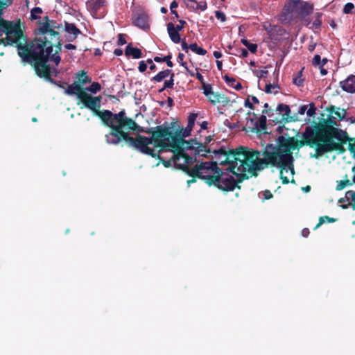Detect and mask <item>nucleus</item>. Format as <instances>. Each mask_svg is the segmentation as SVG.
I'll use <instances>...</instances> for the list:
<instances>
[{"mask_svg":"<svg viewBox=\"0 0 355 355\" xmlns=\"http://www.w3.org/2000/svg\"><path fill=\"white\" fill-rule=\"evenodd\" d=\"M64 46L67 50H75L77 49L76 46L72 44H67Z\"/></svg>","mask_w":355,"mask_h":355,"instance_id":"052dcab7","label":"nucleus"},{"mask_svg":"<svg viewBox=\"0 0 355 355\" xmlns=\"http://www.w3.org/2000/svg\"><path fill=\"white\" fill-rule=\"evenodd\" d=\"M78 81L81 85H85L88 83H91V79L89 78L87 73L85 71L81 70L76 74Z\"/></svg>","mask_w":355,"mask_h":355,"instance_id":"393cba45","label":"nucleus"},{"mask_svg":"<svg viewBox=\"0 0 355 355\" xmlns=\"http://www.w3.org/2000/svg\"><path fill=\"white\" fill-rule=\"evenodd\" d=\"M307 108H308L307 105H301L298 109L297 114H300V115L304 114V113L306 112Z\"/></svg>","mask_w":355,"mask_h":355,"instance_id":"603ef678","label":"nucleus"},{"mask_svg":"<svg viewBox=\"0 0 355 355\" xmlns=\"http://www.w3.org/2000/svg\"><path fill=\"white\" fill-rule=\"evenodd\" d=\"M184 55L182 53H179L178 56V62L182 66L184 67L187 65V62L184 61Z\"/></svg>","mask_w":355,"mask_h":355,"instance_id":"8fccbe9b","label":"nucleus"},{"mask_svg":"<svg viewBox=\"0 0 355 355\" xmlns=\"http://www.w3.org/2000/svg\"><path fill=\"white\" fill-rule=\"evenodd\" d=\"M101 89V86L97 82H94V83H92V85L89 87H88L86 89H85V91L87 90V91L90 92L91 93H93V94L97 93Z\"/></svg>","mask_w":355,"mask_h":355,"instance_id":"7c9ffc66","label":"nucleus"},{"mask_svg":"<svg viewBox=\"0 0 355 355\" xmlns=\"http://www.w3.org/2000/svg\"><path fill=\"white\" fill-rule=\"evenodd\" d=\"M246 173L235 171V173H233L236 176L235 179L232 175L220 169L216 177L209 178V186H214L224 192L232 191L235 188L241 189L239 183L249 178Z\"/></svg>","mask_w":355,"mask_h":355,"instance_id":"1a4fd4ad","label":"nucleus"},{"mask_svg":"<svg viewBox=\"0 0 355 355\" xmlns=\"http://www.w3.org/2000/svg\"><path fill=\"white\" fill-rule=\"evenodd\" d=\"M171 55H167L162 58V60H164V62H166L167 66L169 67H172L173 66V63L171 60Z\"/></svg>","mask_w":355,"mask_h":355,"instance_id":"de8ad7c7","label":"nucleus"},{"mask_svg":"<svg viewBox=\"0 0 355 355\" xmlns=\"http://www.w3.org/2000/svg\"><path fill=\"white\" fill-rule=\"evenodd\" d=\"M197 116H198V115L196 113H192L189 116L188 123H187V125L188 129H191L192 130V129L195 125V121L196 120Z\"/></svg>","mask_w":355,"mask_h":355,"instance_id":"2f4dec72","label":"nucleus"},{"mask_svg":"<svg viewBox=\"0 0 355 355\" xmlns=\"http://www.w3.org/2000/svg\"><path fill=\"white\" fill-rule=\"evenodd\" d=\"M133 24L143 30L148 29L150 28L148 15L146 13L137 14L133 19Z\"/></svg>","mask_w":355,"mask_h":355,"instance_id":"dca6fc26","label":"nucleus"},{"mask_svg":"<svg viewBox=\"0 0 355 355\" xmlns=\"http://www.w3.org/2000/svg\"><path fill=\"white\" fill-rule=\"evenodd\" d=\"M78 36H76V35H72L71 34H69L68 36H67L66 37V40L67 42H73L76 38H77Z\"/></svg>","mask_w":355,"mask_h":355,"instance_id":"69168bd1","label":"nucleus"},{"mask_svg":"<svg viewBox=\"0 0 355 355\" xmlns=\"http://www.w3.org/2000/svg\"><path fill=\"white\" fill-rule=\"evenodd\" d=\"M304 68H302L300 71H299L297 75L293 77V83L297 87H301L304 84V78H302V71Z\"/></svg>","mask_w":355,"mask_h":355,"instance_id":"cd10ccee","label":"nucleus"},{"mask_svg":"<svg viewBox=\"0 0 355 355\" xmlns=\"http://www.w3.org/2000/svg\"><path fill=\"white\" fill-rule=\"evenodd\" d=\"M325 220L328 222V223H334L336 220V218H330L327 216H321L320 218H319V223L316 225V226L315 227V230L318 228L322 224H323L325 221Z\"/></svg>","mask_w":355,"mask_h":355,"instance_id":"72a5a7b5","label":"nucleus"},{"mask_svg":"<svg viewBox=\"0 0 355 355\" xmlns=\"http://www.w3.org/2000/svg\"><path fill=\"white\" fill-rule=\"evenodd\" d=\"M185 24H187L186 21L181 19L179 20V24L176 25L175 27L180 31L183 29Z\"/></svg>","mask_w":355,"mask_h":355,"instance_id":"6e6d98bb","label":"nucleus"},{"mask_svg":"<svg viewBox=\"0 0 355 355\" xmlns=\"http://www.w3.org/2000/svg\"><path fill=\"white\" fill-rule=\"evenodd\" d=\"M266 116L262 114L258 121H254V119H250V121H248V123H250L252 125V127L249 126L250 131L252 132H258L260 130L266 132Z\"/></svg>","mask_w":355,"mask_h":355,"instance_id":"2eb2a0df","label":"nucleus"},{"mask_svg":"<svg viewBox=\"0 0 355 355\" xmlns=\"http://www.w3.org/2000/svg\"><path fill=\"white\" fill-rule=\"evenodd\" d=\"M136 125L138 126L136 129H122L117 145L124 141L128 147L152 157H159L161 150L169 148L176 164L189 155L185 149H192L193 144H196V139H184L192 130L187 127L181 128L175 121L164 123L146 130L137 123Z\"/></svg>","mask_w":355,"mask_h":355,"instance_id":"f257e3e1","label":"nucleus"},{"mask_svg":"<svg viewBox=\"0 0 355 355\" xmlns=\"http://www.w3.org/2000/svg\"><path fill=\"white\" fill-rule=\"evenodd\" d=\"M178 6V2L175 0L173 1L170 6L171 11L175 10V8H176Z\"/></svg>","mask_w":355,"mask_h":355,"instance_id":"e2e57ef3","label":"nucleus"},{"mask_svg":"<svg viewBox=\"0 0 355 355\" xmlns=\"http://www.w3.org/2000/svg\"><path fill=\"white\" fill-rule=\"evenodd\" d=\"M313 11V4L305 1L300 0L298 8L295 12L296 17L301 19H304Z\"/></svg>","mask_w":355,"mask_h":355,"instance_id":"4468645a","label":"nucleus"},{"mask_svg":"<svg viewBox=\"0 0 355 355\" xmlns=\"http://www.w3.org/2000/svg\"><path fill=\"white\" fill-rule=\"evenodd\" d=\"M241 42L252 53H255L257 52V45L256 44L250 43L247 39L245 38L241 39Z\"/></svg>","mask_w":355,"mask_h":355,"instance_id":"c85d7f7f","label":"nucleus"},{"mask_svg":"<svg viewBox=\"0 0 355 355\" xmlns=\"http://www.w3.org/2000/svg\"><path fill=\"white\" fill-rule=\"evenodd\" d=\"M320 63H321V58H320V55H315L313 58V60H312V64L313 66L315 67H317V66H320Z\"/></svg>","mask_w":355,"mask_h":355,"instance_id":"a18cd8bd","label":"nucleus"},{"mask_svg":"<svg viewBox=\"0 0 355 355\" xmlns=\"http://www.w3.org/2000/svg\"><path fill=\"white\" fill-rule=\"evenodd\" d=\"M208 100L214 105L216 103H221L223 105H226L230 102V100L227 96L218 92H213V94H211Z\"/></svg>","mask_w":355,"mask_h":355,"instance_id":"6ab92c4d","label":"nucleus"},{"mask_svg":"<svg viewBox=\"0 0 355 355\" xmlns=\"http://www.w3.org/2000/svg\"><path fill=\"white\" fill-rule=\"evenodd\" d=\"M263 196L264 199L268 200L272 198L273 195L270 190H266L263 191Z\"/></svg>","mask_w":355,"mask_h":355,"instance_id":"864d4df0","label":"nucleus"},{"mask_svg":"<svg viewBox=\"0 0 355 355\" xmlns=\"http://www.w3.org/2000/svg\"><path fill=\"white\" fill-rule=\"evenodd\" d=\"M194 151L195 155L207 156V153H210L209 149H207V146L202 142H199L196 139V144H193V148L191 149Z\"/></svg>","mask_w":355,"mask_h":355,"instance_id":"412c9836","label":"nucleus"},{"mask_svg":"<svg viewBox=\"0 0 355 355\" xmlns=\"http://www.w3.org/2000/svg\"><path fill=\"white\" fill-rule=\"evenodd\" d=\"M125 54L126 56H132L135 59H139L143 57V53L137 47L132 46L131 43H129L125 49Z\"/></svg>","mask_w":355,"mask_h":355,"instance_id":"aec40b11","label":"nucleus"},{"mask_svg":"<svg viewBox=\"0 0 355 355\" xmlns=\"http://www.w3.org/2000/svg\"><path fill=\"white\" fill-rule=\"evenodd\" d=\"M40 27L36 33L34 40H45L51 37H55L60 36L59 30L62 25L58 24L55 20H51L49 22H39Z\"/></svg>","mask_w":355,"mask_h":355,"instance_id":"9d476101","label":"nucleus"},{"mask_svg":"<svg viewBox=\"0 0 355 355\" xmlns=\"http://www.w3.org/2000/svg\"><path fill=\"white\" fill-rule=\"evenodd\" d=\"M42 12V10L40 7H35L31 10V19H40V17L37 15L41 14Z\"/></svg>","mask_w":355,"mask_h":355,"instance_id":"e433bc0d","label":"nucleus"},{"mask_svg":"<svg viewBox=\"0 0 355 355\" xmlns=\"http://www.w3.org/2000/svg\"><path fill=\"white\" fill-rule=\"evenodd\" d=\"M169 149H170L169 148H166V150H163V151H171ZM161 152H162V150H161V151L159 153V154H158L159 157H155L156 159H159L160 161H162V164H164V166L165 167H169V166H171L172 163H173L174 166H175L176 168H179V169H180V167L178 166V163H176V164H175V162H174V159H173V155L172 156V157H171L170 159H168V160H164V159H162V158L159 156V154L161 153Z\"/></svg>","mask_w":355,"mask_h":355,"instance_id":"a878e982","label":"nucleus"},{"mask_svg":"<svg viewBox=\"0 0 355 355\" xmlns=\"http://www.w3.org/2000/svg\"><path fill=\"white\" fill-rule=\"evenodd\" d=\"M225 81L229 84L230 86L231 84H234L236 82V80L233 77H230L228 75H225L223 77Z\"/></svg>","mask_w":355,"mask_h":355,"instance_id":"3c124183","label":"nucleus"},{"mask_svg":"<svg viewBox=\"0 0 355 355\" xmlns=\"http://www.w3.org/2000/svg\"><path fill=\"white\" fill-rule=\"evenodd\" d=\"M326 110L330 114H334L340 121L343 120L347 114V112L345 109H340L339 107L336 108L334 105H330L327 107Z\"/></svg>","mask_w":355,"mask_h":355,"instance_id":"4be33fe9","label":"nucleus"},{"mask_svg":"<svg viewBox=\"0 0 355 355\" xmlns=\"http://www.w3.org/2000/svg\"><path fill=\"white\" fill-rule=\"evenodd\" d=\"M267 74H268L267 70H260V71H257V76L259 78H263L264 76H266V75H267Z\"/></svg>","mask_w":355,"mask_h":355,"instance_id":"4d7b16f0","label":"nucleus"},{"mask_svg":"<svg viewBox=\"0 0 355 355\" xmlns=\"http://www.w3.org/2000/svg\"><path fill=\"white\" fill-rule=\"evenodd\" d=\"M354 8V6L352 3H347L344 6L343 12L346 14L351 13Z\"/></svg>","mask_w":355,"mask_h":355,"instance_id":"79ce46f5","label":"nucleus"},{"mask_svg":"<svg viewBox=\"0 0 355 355\" xmlns=\"http://www.w3.org/2000/svg\"><path fill=\"white\" fill-rule=\"evenodd\" d=\"M215 17L218 19L220 20L222 22L225 21L226 20V16L224 14L223 12L220 10H216L215 11Z\"/></svg>","mask_w":355,"mask_h":355,"instance_id":"a19ab883","label":"nucleus"},{"mask_svg":"<svg viewBox=\"0 0 355 355\" xmlns=\"http://www.w3.org/2000/svg\"><path fill=\"white\" fill-rule=\"evenodd\" d=\"M196 5V7L193 6V8L198 10L200 9V10H205L207 8V3L205 1H200V3H195Z\"/></svg>","mask_w":355,"mask_h":355,"instance_id":"37998d69","label":"nucleus"},{"mask_svg":"<svg viewBox=\"0 0 355 355\" xmlns=\"http://www.w3.org/2000/svg\"><path fill=\"white\" fill-rule=\"evenodd\" d=\"M340 86L346 92L355 93V75L351 74L345 80L340 81Z\"/></svg>","mask_w":355,"mask_h":355,"instance_id":"f3484780","label":"nucleus"},{"mask_svg":"<svg viewBox=\"0 0 355 355\" xmlns=\"http://www.w3.org/2000/svg\"><path fill=\"white\" fill-rule=\"evenodd\" d=\"M202 87L203 89V93L206 96L207 98H209L211 96V94H213L212 87L210 84L203 83L202 85Z\"/></svg>","mask_w":355,"mask_h":355,"instance_id":"473e14b6","label":"nucleus"},{"mask_svg":"<svg viewBox=\"0 0 355 355\" xmlns=\"http://www.w3.org/2000/svg\"><path fill=\"white\" fill-rule=\"evenodd\" d=\"M311 142L304 139L299 141L294 137H285L279 136L277 140V145L267 144L263 150L261 151V156L257 160L256 173L268 167L277 168L279 170V176L283 184H288L289 180L284 176V172L291 171L295 174L294 157L293 150L300 149L304 146L311 148Z\"/></svg>","mask_w":355,"mask_h":355,"instance_id":"20e7f679","label":"nucleus"},{"mask_svg":"<svg viewBox=\"0 0 355 355\" xmlns=\"http://www.w3.org/2000/svg\"><path fill=\"white\" fill-rule=\"evenodd\" d=\"M230 86L234 87L236 90H240L242 89V85L240 83H237L235 85L234 84H231Z\"/></svg>","mask_w":355,"mask_h":355,"instance_id":"774afa93","label":"nucleus"},{"mask_svg":"<svg viewBox=\"0 0 355 355\" xmlns=\"http://www.w3.org/2000/svg\"><path fill=\"white\" fill-rule=\"evenodd\" d=\"M189 49L191 51L200 55H205L207 53V51L203 48L198 46L196 43L191 44L189 45Z\"/></svg>","mask_w":355,"mask_h":355,"instance_id":"c756f323","label":"nucleus"},{"mask_svg":"<svg viewBox=\"0 0 355 355\" xmlns=\"http://www.w3.org/2000/svg\"><path fill=\"white\" fill-rule=\"evenodd\" d=\"M193 162V157L190 155H187L185 158L178 162V164L180 169L186 172L189 176L203 180L208 185L209 181V178L210 177H216V175L220 171V168L218 166L217 162H201L190 168L188 165Z\"/></svg>","mask_w":355,"mask_h":355,"instance_id":"6e6552de","label":"nucleus"},{"mask_svg":"<svg viewBox=\"0 0 355 355\" xmlns=\"http://www.w3.org/2000/svg\"><path fill=\"white\" fill-rule=\"evenodd\" d=\"M262 114L263 115H268L270 118L272 119H274V117H277L276 116L277 114L275 113V110H273L272 109H263L262 110Z\"/></svg>","mask_w":355,"mask_h":355,"instance_id":"58836bf2","label":"nucleus"},{"mask_svg":"<svg viewBox=\"0 0 355 355\" xmlns=\"http://www.w3.org/2000/svg\"><path fill=\"white\" fill-rule=\"evenodd\" d=\"M241 52V56L242 58H246L248 55V51L245 49H240Z\"/></svg>","mask_w":355,"mask_h":355,"instance_id":"338daca9","label":"nucleus"},{"mask_svg":"<svg viewBox=\"0 0 355 355\" xmlns=\"http://www.w3.org/2000/svg\"><path fill=\"white\" fill-rule=\"evenodd\" d=\"M277 86L276 85H272V84H268L266 85V89H265V92L268 94H270L272 92V89L273 88H275Z\"/></svg>","mask_w":355,"mask_h":355,"instance_id":"13d9d810","label":"nucleus"},{"mask_svg":"<svg viewBox=\"0 0 355 355\" xmlns=\"http://www.w3.org/2000/svg\"><path fill=\"white\" fill-rule=\"evenodd\" d=\"M321 14L320 13H317V17L315 19V20L313 22V28L317 29V28H319L321 26V24H322V20H321Z\"/></svg>","mask_w":355,"mask_h":355,"instance_id":"ea45409f","label":"nucleus"},{"mask_svg":"<svg viewBox=\"0 0 355 355\" xmlns=\"http://www.w3.org/2000/svg\"><path fill=\"white\" fill-rule=\"evenodd\" d=\"M11 0H0V17L2 15V10L8 6V2Z\"/></svg>","mask_w":355,"mask_h":355,"instance_id":"49530a36","label":"nucleus"},{"mask_svg":"<svg viewBox=\"0 0 355 355\" xmlns=\"http://www.w3.org/2000/svg\"><path fill=\"white\" fill-rule=\"evenodd\" d=\"M218 165H229L227 170L235 173L238 172H248L250 177L257 176L256 173L257 160L261 157V151L250 149L245 146H239L238 148L227 150L225 147L221 146L219 149L213 151Z\"/></svg>","mask_w":355,"mask_h":355,"instance_id":"423d86ee","label":"nucleus"},{"mask_svg":"<svg viewBox=\"0 0 355 355\" xmlns=\"http://www.w3.org/2000/svg\"><path fill=\"white\" fill-rule=\"evenodd\" d=\"M352 183H351L348 179H346L344 180H340V181L338 182L336 189L338 191H340V190L343 189L345 187H347L348 185H352Z\"/></svg>","mask_w":355,"mask_h":355,"instance_id":"c9c22d12","label":"nucleus"},{"mask_svg":"<svg viewBox=\"0 0 355 355\" xmlns=\"http://www.w3.org/2000/svg\"><path fill=\"white\" fill-rule=\"evenodd\" d=\"M147 69V62L141 60L139 63L138 70L141 73H144Z\"/></svg>","mask_w":355,"mask_h":355,"instance_id":"c03bdc74","label":"nucleus"},{"mask_svg":"<svg viewBox=\"0 0 355 355\" xmlns=\"http://www.w3.org/2000/svg\"><path fill=\"white\" fill-rule=\"evenodd\" d=\"M307 105L309 107V108H307L306 110L307 116L310 117H315V115L316 114V107L315 106V104L313 103H311Z\"/></svg>","mask_w":355,"mask_h":355,"instance_id":"f704fd0d","label":"nucleus"},{"mask_svg":"<svg viewBox=\"0 0 355 355\" xmlns=\"http://www.w3.org/2000/svg\"><path fill=\"white\" fill-rule=\"evenodd\" d=\"M300 0H286L280 15L283 22L289 23L293 20Z\"/></svg>","mask_w":355,"mask_h":355,"instance_id":"9b49d317","label":"nucleus"},{"mask_svg":"<svg viewBox=\"0 0 355 355\" xmlns=\"http://www.w3.org/2000/svg\"><path fill=\"white\" fill-rule=\"evenodd\" d=\"M33 43H35L34 39L27 42L26 37L21 28L20 21H8L0 17V44L4 46H12L15 44L17 49V54L21 61L25 64V59L22 52L24 49H29V53H31L33 47H31Z\"/></svg>","mask_w":355,"mask_h":355,"instance_id":"0eeeda50","label":"nucleus"},{"mask_svg":"<svg viewBox=\"0 0 355 355\" xmlns=\"http://www.w3.org/2000/svg\"><path fill=\"white\" fill-rule=\"evenodd\" d=\"M86 5L94 17L102 18L105 14L101 10L107 6V0H89Z\"/></svg>","mask_w":355,"mask_h":355,"instance_id":"ddd939ff","label":"nucleus"},{"mask_svg":"<svg viewBox=\"0 0 355 355\" xmlns=\"http://www.w3.org/2000/svg\"><path fill=\"white\" fill-rule=\"evenodd\" d=\"M167 31L173 42L175 44L180 42L181 37L179 33L180 31L177 29L173 23L170 22L167 24Z\"/></svg>","mask_w":355,"mask_h":355,"instance_id":"a211bd4d","label":"nucleus"},{"mask_svg":"<svg viewBox=\"0 0 355 355\" xmlns=\"http://www.w3.org/2000/svg\"><path fill=\"white\" fill-rule=\"evenodd\" d=\"M64 31L72 35L78 36V35L81 34V31L77 28L75 24L69 23L65 21L64 24Z\"/></svg>","mask_w":355,"mask_h":355,"instance_id":"5701e85b","label":"nucleus"},{"mask_svg":"<svg viewBox=\"0 0 355 355\" xmlns=\"http://www.w3.org/2000/svg\"><path fill=\"white\" fill-rule=\"evenodd\" d=\"M171 69H165L163 71H159L157 75L153 76L151 78V81L155 82V83H160L162 82L164 78H167L170 76V74L172 73Z\"/></svg>","mask_w":355,"mask_h":355,"instance_id":"b1692460","label":"nucleus"},{"mask_svg":"<svg viewBox=\"0 0 355 355\" xmlns=\"http://www.w3.org/2000/svg\"><path fill=\"white\" fill-rule=\"evenodd\" d=\"M345 197L347 200H351L353 202V209H355V191L352 190L347 191Z\"/></svg>","mask_w":355,"mask_h":355,"instance_id":"4c0bfd02","label":"nucleus"},{"mask_svg":"<svg viewBox=\"0 0 355 355\" xmlns=\"http://www.w3.org/2000/svg\"><path fill=\"white\" fill-rule=\"evenodd\" d=\"M275 111L283 112L281 117H274L270 119L275 124L278 123H286L290 121H295L297 120V115L291 116V109L288 105L280 103L277 105Z\"/></svg>","mask_w":355,"mask_h":355,"instance_id":"f8f14e48","label":"nucleus"},{"mask_svg":"<svg viewBox=\"0 0 355 355\" xmlns=\"http://www.w3.org/2000/svg\"><path fill=\"white\" fill-rule=\"evenodd\" d=\"M309 234H310V231H309V230L308 228H304L302 230V236L303 237H308Z\"/></svg>","mask_w":355,"mask_h":355,"instance_id":"680f3d73","label":"nucleus"},{"mask_svg":"<svg viewBox=\"0 0 355 355\" xmlns=\"http://www.w3.org/2000/svg\"><path fill=\"white\" fill-rule=\"evenodd\" d=\"M34 42L31 46L33 47L31 53L29 49L26 48L22 52L25 64H30L38 77L51 83H55L51 78L52 69L49 62H53L55 66H58L61 62L59 55L62 51L60 36L42 40H34Z\"/></svg>","mask_w":355,"mask_h":355,"instance_id":"39448f33","label":"nucleus"},{"mask_svg":"<svg viewBox=\"0 0 355 355\" xmlns=\"http://www.w3.org/2000/svg\"><path fill=\"white\" fill-rule=\"evenodd\" d=\"M337 125L336 119L329 116L322 122H313L312 127L305 128L303 139L312 143L311 148L315 147V154L311 157L318 159L331 152L344 154L346 152L344 145L354 143L355 137H349L345 130L335 127Z\"/></svg>","mask_w":355,"mask_h":355,"instance_id":"7ed1b4c3","label":"nucleus"},{"mask_svg":"<svg viewBox=\"0 0 355 355\" xmlns=\"http://www.w3.org/2000/svg\"><path fill=\"white\" fill-rule=\"evenodd\" d=\"M126 40L125 38V35H123V34H119L118 35V44L119 45H123L125 44H126Z\"/></svg>","mask_w":355,"mask_h":355,"instance_id":"09e8293b","label":"nucleus"},{"mask_svg":"<svg viewBox=\"0 0 355 355\" xmlns=\"http://www.w3.org/2000/svg\"><path fill=\"white\" fill-rule=\"evenodd\" d=\"M244 106L246 107H248L251 110H253L254 109V105L252 103L250 102L249 99L247 98L245 101V103H244Z\"/></svg>","mask_w":355,"mask_h":355,"instance_id":"bf43d9fd","label":"nucleus"},{"mask_svg":"<svg viewBox=\"0 0 355 355\" xmlns=\"http://www.w3.org/2000/svg\"><path fill=\"white\" fill-rule=\"evenodd\" d=\"M146 62L150 64L149 69L151 71H156L157 70V66L155 64H153L152 59L148 58L146 60Z\"/></svg>","mask_w":355,"mask_h":355,"instance_id":"5fc2aeb1","label":"nucleus"},{"mask_svg":"<svg viewBox=\"0 0 355 355\" xmlns=\"http://www.w3.org/2000/svg\"><path fill=\"white\" fill-rule=\"evenodd\" d=\"M170 78L169 80H166L164 81V85H163V87L161 88L159 90V92H162L163 91H164L165 89H168V88H173V85H174V77H175V74L173 72H172L171 74H170Z\"/></svg>","mask_w":355,"mask_h":355,"instance_id":"bb28decb","label":"nucleus"},{"mask_svg":"<svg viewBox=\"0 0 355 355\" xmlns=\"http://www.w3.org/2000/svg\"><path fill=\"white\" fill-rule=\"evenodd\" d=\"M196 78L202 83V85L203 83H205V80H204V78L201 73H200L199 72H197L196 74Z\"/></svg>","mask_w":355,"mask_h":355,"instance_id":"0e129e2a","label":"nucleus"},{"mask_svg":"<svg viewBox=\"0 0 355 355\" xmlns=\"http://www.w3.org/2000/svg\"><path fill=\"white\" fill-rule=\"evenodd\" d=\"M65 94L69 96L76 95L83 105L80 108L85 107L91 110L94 115L101 120L105 126L110 129V132L105 135V141L108 144L117 145L116 141L122 129H136L138 127L135 121L128 117L124 110L118 113H113L109 110L101 111L102 97L92 96L82 85L76 82L68 85L65 89Z\"/></svg>","mask_w":355,"mask_h":355,"instance_id":"f03ea898","label":"nucleus"}]
</instances>
